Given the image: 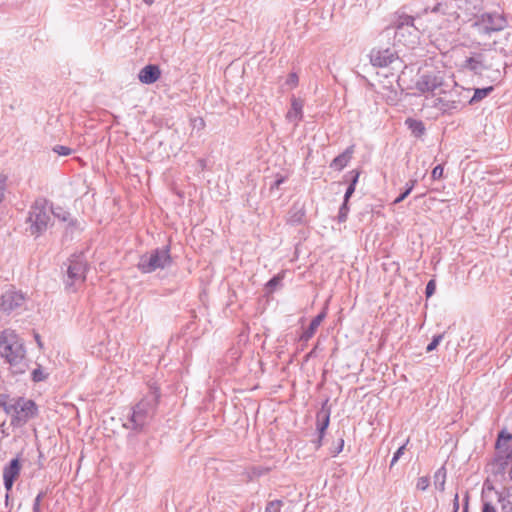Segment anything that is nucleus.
<instances>
[{"mask_svg": "<svg viewBox=\"0 0 512 512\" xmlns=\"http://www.w3.org/2000/svg\"><path fill=\"white\" fill-rule=\"evenodd\" d=\"M15 407L12 413V425H23L38 414L37 405L31 399L18 397L15 400Z\"/></svg>", "mask_w": 512, "mask_h": 512, "instance_id": "9", "label": "nucleus"}, {"mask_svg": "<svg viewBox=\"0 0 512 512\" xmlns=\"http://www.w3.org/2000/svg\"><path fill=\"white\" fill-rule=\"evenodd\" d=\"M510 439H512V435L505 432L504 430L501 431L498 435L497 441H496V447L500 448L502 445V442H507Z\"/></svg>", "mask_w": 512, "mask_h": 512, "instance_id": "35", "label": "nucleus"}, {"mask_svg": "<svg viewBox=\"0 0 512 512\" xmlns=\"http://www.w3.org/2000/svg\"><path fill=\"white\" fill-rule=\"evenodd\" d=\"M7 176L5 174L0 173V204L5 199V193L7 190Z\"/></svg>", "mask_w": 512, "mask_h": 512, "instance_id": "31", "label": "nucleus"}, {"mask_svg": "<svg viewBox=\"0 0 512 512\" xmlns=\"http://www.w3.org/2000/svg\"><path fill=\"white\" fill-rule=\"evenodd\" d=\"M355 188L356 187H353V186H350L348 185L347 189H346V192L344 194V199L343 201L345 202H349V199L351 198V196L353 195V193L355 192Z\"/></svg>", "mask_w": 512, "mask_h": 512, "instance_id": "43", "label": "nucleus"}, {"mask_svg": "<svg viewBox=\"0 0 512 512\" xmlns=\"http://www.w3.org/2000/svg\"><path fill=\"white\" fill-rule=\"evenodd\" d=\"M417 183V179H412L409 182L406 183L405 190H403L402 193L394 200V204L401 203L413 190Z\"/></svg>", "mask_w": 512, "mask_h": 512, "instance_id": "27", "label": "nucleus"}, {"mask_svg": "<svg viewBox=\"0 0 512 512\" xmlns=\"http://www.w3.org/2000/svg\"><path fill=\"white\" fill-rule=\"evenodd\" d=\"M497 64L490 61L489 53L481 51L472 52L464 61L463 68L473 72L475 75L481 76L485 70L496 67Z\"/></svg>", "mask_w": 512, "mask_h": 512, "instance_id": "10", "label": "nucleus"}, {"mask_svg": "<svg viewBox=\"0 0 512 512\" xmlns=\"http://www.w3.org/2000/svg\"><path fill=\"white\" fill-rule=\"evenodd\" d=\"M280 281L281 278L279 276H274L267 282V287L273 289L279 285Z\"/></svg>", "mask_w": 512, "mask_h": 512, "instance_id": "42", "label": "nucleus"}, {"mask_svg": "<svg viewBox=\"0 0 512 512\" xmlns=\"http://www.w3.org/2000/svg\"><path fill=\"white\" fill-rule=\"evenodd\" d=\"M48 376L49 374L44 372V370L40 366L35 368L31 373V378L36 383L46 380Z\"/></svg>", "mask_w": 512, "mask_h": 512, "instance_id": "28", "label": "nucleus"}, {"mask_svg": "<svg viewBox=\"0 0 512 512\" xmlns=\"http://www.w3.org/2000/svg\"><path fill=\"white\" fill-rule=\"evenodd\" d=\"M0 350L3 357L11 365L19 364L25 356L23 343L18 335L10 329H6L0 334Z\"/></svg>", "mask_w": 512, "mask_h": 512, "instance_id": "3", "label": "nucleus"}, {"mask_svg": "<svg viewBox=\"0 0 512 512\" xmlns=\"http://www.w3.org/2000/svg\"><path fill=\"white\" fill-rule=\"evenodd\" d=\"M469 93H462L460 96H454V99H462L463 101H467Z\"/></svg>", "mask_w": 512, "mask_h": 512, "instance_id": "49", "label": "nucleus"}, {"mask_svg": "<svg viewBox=\"0 0 512 512\" xmlns=\"http://www.w3.org/2000/svg\"><path fill=\"white\" fill-rule=\"evenodd\" d=\"M444 337V334L434 335L432 341L427 345L426 352H432L437 348Z\"/></svg>", "mask_w": 512, "mask_h": 512, "instance_id": "32", "label": "nucleus"}, {"mask_svg": "<svg viewBox=\"0 0 512 512\" xmlns=\"http://www.w3.org/2000/svg\"><path fill=\"white\" fill-rule=\"evenodd\" d=\"M33 512H41V510H33Z\"/></svg>", "mask_w": 512, "mask_h": 512, "instance_id": "55", "label": "nucleus"}, {"mask_svg": "<svg viewBox=\"0 0 512 512\" xmlns=\"http://www.w3.org/2000/svg\"><path fill=\"white\" fill-rule=\"evenodd\" d=\"M51 214L60 221L72 223L70 213L61 206L53 207L52 204H50V215Z\"/></svg>", "mask_w": 512, "mask_h": 512, "instance_id": "24", "label": "nucleus"}, {"mask_svg": "<svg viewBox=\"0 0 512 512\" xmlns=\"http://www.w3.org/2000/svg\"><path fill=\"white\" fill-rule=\"evenodd\" d=\"M494 90L493 86H488L484 88H475L472 97H470L466 102V104L473 105L482 101L484 98L489 96Z\"/></svg>", "mask_w": 512, "mask_h": 512, "instance_id": "21", "label": "nucleus"}, {"mask_svg": "<svg viewBox=\"0 0 512 512\" xmlns=\"http://www.w3.org/2000/svg\"><path fill=\"white\" fill-rule=\"evenodd\" d=\"M288 84L296 85L298 83V76L295 73H291L287 80Z\"/></svg>", "mask_w": 512, "mask_h": 512, "instance_id": "46", "label": "nucleus"}, {"mask_svg": "<svg viewBox=\"0 0 512 512\" xmlns=\"http://www.w3.org/2000/svg\"><path fill=\"white\" fill-rule=\"evenodd\" d=\"M285 182V177H279L277 178L270 186L271 190L278 189L279 186Z\"/></svg>", "mask_w": 512, "mask_h": 512, "instance_id": "44", "label": "nucleus"}, {"mask_svg": "<svg viewBox=\"0 0 512 512\" xmlns=\"http://www.w3.org/2000/svg\"><path fill=\"white\" fill-rule=\"evenodd\" d=\"M159 396L158 391L154 390L143 397L132 407L130 417L124 427L137 432L142 431L155 414Z\"/></svg>", "mask_w": 512, "mask_h": 512, "instance_id": "1", "label": "nucleus"}, {"mask_svg": "<svg viewBox=\"0 0 512 512\" xmlns=\"http://www.w3.org/2000/svg\"><path fill=\"white\" fill-rule=\"evenodd\" d=\"M50 221V202L44 197H38L30 206L26 219L31 235H42L48 229Z\"/></svg>", "mask_w": 512, "mask_h": 512, "instance_id": "2", "label": "nucleus"}, {"mask_svg": "<svg viewBox=\"0 0 512 512\" xmlns=\"http://www.w3.org/2000/svg\"><path fill=\"white\" fill-rule=\"evenodd\" d=\"M144 4L151 6L154 3V0H143Z\"/></svg>", "mask_w": 512, "mask_h": 512, "instance_id": "50", "label": "nucleus"}, {"mask_svg": "<svg viewBox=\"0 0 512 512\" xmlns=\"http://www.w3.org/2000/svg\"><path fill=\"white\" fill-rule=\"evenodd\" d=\"M21 471V463L18 458L10 460V462L3 469V484L7 491H10L14 485L15 480Z\"/></svg>", "mask_w": 512, "mask_h": 512, "instance_id": "16", "label": "nucleus"}, {"mask_svg": "<svg viewBox=\"0 0 512 512\" xmlns=\"http://www.w3.org/2000/svg\"><path fill=\"white\" fill-rule=\"evenodd\" d=\"M44 497H45V492L41 491L40 493H38V495L36 496V498L34 499V502H33V510H40L41 501Z\"/></svg>", "mask_w": 512, "mask_h": 512, "instance_id": "40", "label": "nucleus"}, {"mask_svg": "<svg viewBox=\"0 0 512 512\" xmlns=\"http://www.w3.org/2000/svg\"><path fill=\"white\" fill-rule=\"evenodd\" d=\"M430 485V480L428 477H420L417 480L416 487L418 490L425 491Z\"/></svg>", "mask_w": 512, "mask_h": 512, "instance_id": "37", "label": "nucleus"}, {"mask_svg": "<svg viewBox=\"0 0 512 512\" xmlns=\"http://www.w3.org/2000/svg\"><path fill=\"white\" fill-rule=\"evenodd\" d=\"M314 352H315V349H313L312 351H310L307 355H306V360H308L310 357H312L314 355Z\"/></svg>", "mask_w": 512, "mask_h": 512, "instance_id": "51", "label": "nucleus"}, {"mask_svg": "<svg viewBox=\"0 0 512 512\" xmlns=\"http://www.w3.org/2000/svg\"><path fill=\"white\" fill-rule=\"evenodd\" d=\"M506 17L498 12H485L479 15L474 23V27L480 34L491 35L507 27Z\"/></svg>", "mask_w": 512, "mask_h": 512, "instance_id": "8", "label": "nucleus"}, {"mask_svg": "<svg viewBox=\"0 0 512 512\" xmlns=\"http://www.w3.org/2000/svg\"><path fill=\"white\" fill-rule=\"evenodd\" d=\"M282 506V500L269 501L265 507V512H281Z\"/></svg>", "mask_w": 512, "mask_h": 512, "instance_id": "29", "label": "nucleus"}, {"mask_svg": "<svg viewBox=\"0 0 512 512\" xmlns=\"http://www.w3.org/2000/svg\"><path fill=\"white\" fill-rule=\"evenodd\" d=\"M405 123L415 137H421L426 132L425 125L421 120L408 118Z\"/></svg>", "mask_w": 512, "mask_h": 512, "instance_id": "22", "label": "nucleus"}, {"mask_svg": "<svg viewBox=\"0 0 512 512\" xmlns=\"http://www.w3.org/2000/svg\"><path fill=\"white\" fill-rule=\"evenodd\" d=\"M330 414L331 409L328 406V400H325L321 406V409L316 414V429L319 434L318 440L316 442L317 447L322 445L323 437L330 423Z\"/></svg>", "mask_w": 512, "mask_h": 512, "instance_id": "14", "label": "nucleus"}, {"mask_svg": "<svg viewBox=\"0 0 512 512\" xmlns=\"http://www.w3.org/2000/svg\"><path fill=\"white\" fill-rule=\"evenodd\" d=\"M87 263L82 255H74L69 259L67 273L64 279L66 288L75 289L86 279Z\"/></svg>", "mask_w": 512, "mask_h": 512, "instance_id": "6", "label": "nucleus"}, {"mask_svg": "<svg viewBox=\"0 0 512 512\" xmlns=\"http://www.w3.org/2000/svg\"><path fill=\"white\" fill-rule=\"evenodd\" d=\"M349 205L348 202L343 201L342 205L340 206L339 213H338V221L340 223H343L347 220L348 214H349Z\"/></svg>", "mask_w": 512, "mask_h": 512, "instance_id": "30", "label": "nucleus"}, {"mask_svg": "<svg viewBox=\"0 0 512 512\" xmlns=\"http://www.w3.org/2000/svg\"><path fill=\"white\" fill-rule=\"evenodd\" d=\"M405 448H406V444H403L401 445L397 450L396 452L394 453L392 459H391V463H390V467L394 466L395 463L400 459V457L404 454V451H405Z\"/></svg>", "mask_w": 512, "mask_h": 512, "instance_id": "36", "label": "nucleus"}, {"mask_svg": "<svg viewBox=\"0 0 512 512\" xmlns=\"http://www.w3.org/2000/svg\"><path fill=\"white\" fill-rule=\"evenodd\" d=\"M160 75L161 71L159 67L157 65L149 64L140 70L138 78L141 83L153 84L160 78Z\"/></svg>", "mask_w": 512, "mask_h": 512, "instance_id": "18", "label": "nucleus"}, {"mask_svg": "<svg viewBox=\"0 0 512 512\" xmlns=\"http://www.w3.org/2000/svg\"><path fill=\"white\" fill-rule=\"evenodd\" d=\"M395 27V38L401 41V37L404 36L405 32H408L413 38H417L418 29L414 25V18L409 15H399L394 23Z\"/></svg>", "mask_w": 512, "mask_h": 512, "instance_id": "13", "label": "nucleus"}, {"mask_svg": "<svg viewBox=\"0 0 512 512\" xmlns=\"http://www.w3.org/2000/svg\"><path fill=\"white\" fill-rule=\"evenodd\" d=\"M482 512H497V511H496V508L490 502H485L482 506Z\"/></svg>", "mask_w": 512, "mask_h": 512, "instance_id": "45", "label": "nucleus"}, {"mask_svg": "<svg viewBox=\"0 0 512 512\" xmlns=\"http://www.w3.org/2000/svg\"><path fill=\"white\" fill-rule=\"evenodd\" d=\"M494 48L481 50L482 53H489L490 61L497 64L492 70V81H499L502 78V73L499 67H506L512 65V38L506 48L497 47V43H494Z\"/></svg>", "mask_w": 512, "mask_h": 512, "instance_id": "7", "label": "nucleus"}, {"mask_svg": "<svg viewBox=\"0 0 512 512\" xmlns=\"http://www.w3.org/2000/svg\"><path fill=\"white\" fill-rule=\"evenodd\" d=\"M303 118V101L299 98L293 97L291 99V107L286 114V119L289 122L298 124Z\"/></svg>", "mask_w": 512, "mask_h": 512, "instance_id": "20", "label": "nucleus"}, {"mask_svg": "<svg viewBox=\"0 0 512 512\" xmlns=\"http://www.w3.org/2000/svg\"><path fill=\"white\" fill-rule=\"evenodd\" d=\"M435 289H436V281L434 279H431L426 284V288H425L426 297L427 298L431 297L435 293Z\"/></svg>", "mask_w": 512, "mask_h": 512, "instance_id": "38", "label": "nucleus"}, {"mask_svg": "<svg viewBox=\"0 0 512 512\" xmlns=\"http://www.w3.org/2000/svg\"><path fill=\"white\" fill-rule=\"evenodd\" d=\"M36 342H38L39 345H41L40 341H39V336L36 335Z\"/></svg>", "mask_w": 512, "mask_h": 512, "instance_id": "52", "label": "nucleus"}, {"mask_svg": "<svg viewBox=\"0 0 512 512\" xmlns=\"http://www.w3.org/2000/svg\"><path fill=\"white\" fill-rule=\"evenodd\" d=\"M53 151L55 153H57L58 155L60 156H68L72 153V149L67 147V146H63V145H56L53 147Z\"/></svg>", "mask_w": 512, "mask_h": 512, "instance_id": "34", "label": "nucleus"}, {"mask_svg": "<svg viewBox=\"0 0 512 512\" xmlns=\"http://www.w3.org/2000/svg\"><path fill=\"white\" fill-rule=\"evenodd\" d=\"M470 91L471 89L458 86L447 93L441 90L440 93H443L444 96L432 99V107L438 109L443 114L451 115L466 106L465 101L462 99H454V96H460L462 93H470Z\"/></svg>", "mask_w": 512, "mask_h": 512, "instance_id": "5", "label": "nucleus"}, {"mask_svg": "<svg viewBox=\"0 0 512 512\" xmlns=\"http://www.w3.org/2000/svg\"><path fill=\"white\" fill-rule=\"evenodd\" d=\"M459 510V496L456 493L453 499V512H458Z\"/></svg>", "mask_w": 512, "mask_h": 512, "instance_id": "47", "label": "nucleus"}, {"mask_svg": "<svg viewBox=\"0 0 512 512\" xmlns=\"http://www.w3.org/2000/svg\"><path fill=\"white\" fill-rule=\"evenodd\" d=\"M305 214L303 206L294 205L289 212V222L291 224H301L304 221Z\"/></svg>", "mask_w": 512, "mask_h": 512, "instance_id": "23", "label": "nucleus"}, {"mask_svg": "<svg viewBox=\"0 0 512 512\" xmlns=\"http://www.w3.org/2000/svg\"><path fill=\"white\" fill-rule=\"evenodd\" d=\"M171 264L172 258L170 255V247L167 245L161 248H156L150 253L142 255L137 267L142 273H152L157 269H165Z\"/></svg>", "mask_w": 512, "mask_h": 512, "instance_id": "4", "label": "nucleus"}, {"mask_svg": "<svg viewBox=\"0 0 512 512\" xmlns=\"http://www.w3.org/2000/svg\"><path fill=\"white\" fill-rule=\"evenodd\" d=\"M370 63L375 67H387L399 61L397 52L393 48L375 47L369 54Z\"/></svg>", "mask_w": 512, "mask_h": 512, "instance_id": "11", "label": "nucleus"}, {"mask_svg": "<svg viewBox=\"0 0 512 512\" xmlns=\"http://www.w3.org/2000/svg\"><path fill=\"white\" fill-rule=\"evenodd\" d=\"M23 302L24 296L21 293L16 291H7L0 297V310L9 313L20 307Z\"/></svg>", "mask_w": 512, "mask_h": 512, "instance_id": "15", "label": "nucleus"}, {"mask_svg": "<svg viewBox=\"0 0 512 512\" xmlns=\"http://www.w3.org/2000/svg\"><path fill=\"white\" fill-rule=\"evenodd\" d=\"M468 501H469V496H468V493H466L465 498H464L463 512H468V504H469Z\"/></svg>", "mask_w": 512, "mask_h": 512, "instance_id": "48", "label": "nucleus"}, {"mask_svg": "<svg viewBox=\"0 0 512 512\" xmlns=\"http://www.w3.org/2000/svg\"><path fill=\"white\" fill-rule=\"evenodd\" d=\"M443 167L442 165H437L433 168L432 170V173H431V177L433 180H438L442 177L443 175Z\"/></svg>", "mask_w": 512, "mask_h": 512, "instance_id": "39", "label": "nucleus"}, {"mask_svg": "<svg viewBox=\"0 0 512 512\" xmlns=\"http://www.w3.org/2000/svg\"><path fill=\"white\" fill-rule=\"evenodd\" d=\"M509 474H510V477H511V479H512V466H511V469H510Z\"/></svg>", "mask_w": 512, "mask_h": 512, "instance_id": "54", "label": "nucleus"}, {"mask_svg": "<svg viewBox=\"0 0 512 512\" xmlns=\"http://www.w3.org/2000/svg\"><path fill=\"white\" fill-rule=\"evenodd\" d=\"M8 500H9V495L6 494V504L8 503Z\"/></svg>", "mask_w": 512, "mask_h": 512, "instance_id": "53", "label": "nucleus"}, {"mask_svg": "<svg viewBox=\"0 0 512 512\" xmlns=\"http://www.w3.org/2000/svg\"><path fill=\"white\" fill-rule=\"evenodd\" d=\"M326 316L327 307H324V309L311 320L308 328L299 336V341L302 343H307L314 336L317 328L320 326Z\"/></svg>", "mask_w": 512, "mask_h": 512, "instance_id": "17", "label": "nucleus"}, {"mask_svg": "<svg viewBox=\"0 0 512 512\" xmlns=\"http://www.w3.org/2000/svg\"><path fill=\"white\" fill-rule=\"evenodd\" d=\"M354 148V145H350L349 147H347L341 154H339L331 161L329 165L330 168L336 171H341L342 169H344L352 159V156L354 154Z\"/></svg>", "mask_w": 512, "mask_h": 512, "instance_id": "19", "label": "nucleus"}, {"mask_svg": "<svg viewBox=\"0 0 512 512\" xmlns=\"http://www.w3.org/2000/svg\"><path fill=\"white\" fill-rule=\"evenodd\" d=\"M443 85V77L440 72H427L417 80L415 87L421 93H432Z\"/></svg>", "mask_w": 512, "mask_h": 512, "instance_id": "12", "label": "nucleus"}, {"mask_svg": "<svg viewBox=\"0 0 512 512\" xmlns=\"http://www.w3.org/2000/svg\"><path fill=\"white\" fill-rule=\"evenodd\" d=\"M343 447H344V440H343V438H340L338 440L337 445H335V447L332 450V455L337 456L340 452H342Z\"/></svg>", "mask_w": 512, "mask_h": 512, "instance_id": "41", "label": "nucleus"}, {"mask_svg": "<svg viewBox=\"0 0 512 512\" xmlns=\"http://www.w3.org/2000/svg\"><path fill=\"white\" fill-rule=\"evenodd\" d=\"M15 400L16 399H9V396L6 394L0 395V407L6 414L12 415L13 411H15Z\"/></svg>", "mask_w": 512, "mask_h": 512, "instance_id": "25", "label": "nucleus"}, {"mask_svg": "<svg viewBox=\"0 0 512 512\" xmlns=\"http://www.w3.org/2000/svg\"><path fill=\"white\" fill-rule=\"evenodd\" d=\"M359 176H360L359 170L354 169V170H351L350 172H348L347 177L349 178V185L356 187L358 180H359Z\"/></svg>", "mask_w": 512, "mask_h": 512, "instance_id": "33", "label": "nucleus"}, {"mask_svg": "<svg viewBox=\"0 0 512 512\" xmlns=\"http://www.w3.org/2000/svg\"><path fill=\"white\" fill-rule=\"evenodd\" d=\"M446 471L444 467L439 468L434 474V485L439 491L445 490Z\"/></svg>", "mask_w": 512, "mask_h": 512, "instance_id": "26", "label": "nucleus"}]
</instances>
